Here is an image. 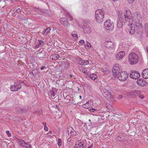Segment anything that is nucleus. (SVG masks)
<instances>
[{"label":"nucleus","mask_w":148,"mask_h":148,"mask_svg":"<svg viewBox=\"0 0 148 148\" xmlns=\"http://www.w3.org/2000/svg\"><path fill=\"white\" fill-rule=\"evenodd\" d=\"M139 60L138 55L135 53H131L129 56L128 61L131 65H134L138 63Z\"/></svg>","instance_id":"1"},{"label":"nucleus","mask_w":148,"mask_h":148,"mask_svg":"<svg viewBox=\"0 0 148 148\" xmlns=\"http://www.w3.org/2000/svg\"><path fill=\"white\" fill-rule=\"evenodd\" d=\"M95 19L97 22L101 23L102 22L104 18L103 13L101 9L97 10L95 12Z\"/></svg>","instance_id":"2"},{"label":"nucleus","mask_w":148,"mask_h":148,"mask_svg":"<svg viewBox=\"0 0 148 148\" xmlns=\"http://www.w3.org/2000/svg\"><path fill=\"white\" fill-rule=\"evenodd\" d=\"M125 20L126 22H129L131 25L134 20L132 15L129 10H126L124 13Z\"/></svg>","instance_id":"3"},{"label":"nucleus","mask_w":148,"mask_h":148,"mask_svg":"<svg viewBox=\"0 0 148 148\" xmlns=\"http://www.w3.org/2000/svg\"><path fill=\"white\" fill-rule=\"evenodd\" d=\"M113 23L110 19L106 20L104 23V27L108 31H112L114 29Z\"/></svg>","instance_id":"4"},{"label":"nucleus","mask_w":148,"mask_h":148,"mask_svg":"<svg viewBox=\"0 0 148 148\" xmlns=\"http://www.w3.org/2000/svg\"><path fill=\"white\" fill-rule=\"evenodd\" d=\"M128 76V74L126 72L121 71L119 73V74L115 75V77L118 78L119 80L123 81L126 80Z\"/></svg>","instance_id":"5"},{"label":"nucleus","mask_w":148,"mask_h":148,"mask_svg":"<svg viewBox=\"0 0 148 148\" xmlns=\"http://www.w3.org/2000/svg\"><path fill=\"white\" fill-rule=\"evenodd\" d=\"M122 12L121 11H118V20L117 21V26L118 28H121L123 25V21L122 17L123 16V14Z\"/></svg>","instance_id":"6"},{"label":"nucleus","mask_w":148,"mask_h":148,"mask_svg":"<svg viewBox=\"0 0 148 148\" xmlns=\"http://www.w3.org/2000/svg\"><path fill=\"white\" fill-rule=\"evenodd\" d=\"M122 71L121 70V66L119 64H116L114 65L113 69L112 72L114 76L119 74L120 72H121Z\"/></svg>","instance_id":"7"},{"label":"nucleus","mask_w":148,"mask_h":148,"mask_svg":"<svg viewBox=\"0 0 148 148\" xmlns=\"http://www.w3.org/2000/svg\"><path fill=\"white\" fill-rule=\"evenodd\" d=\"M21 88V84L18 82H15L14 85H11L10 87V90L12 92L17 91Z\"/></svg>","instance_id":"8"},{"label":"nucleus","mask_w":148,"mask_h":148,"mask_svg":"<svg viewBox=\"0 0 148 148\" xmlns=\"http://www.w3.org/2000/svg\"><path fill=\"white\" fill-rule=\"evenodd\" d=\"M131 72L130 75V77L133 79H137L140 77V75L139 73L137 71H134Z\"/></svg>","instance_id":"9"},{"label":"nucleus","mask_w":148,"mask_h":148,"mask_svg":"<svg viewBox=\"0 0 148 148\" xmlns=\"http://www.w3.org/2000/svg\"><path fill=\"white\" fill-rule=\"evenodd\" d=\"M60 23L66 27L69 26L70 23L69 22L68 19L66 18H62L60 19Z\"/></svg>","instance_id":"10"},{"label":"nucleus","mask_w":148,"mask_h":148,"mask_svg":"<svg viewBox=\"0 0 148 148\" xmlns=\"http://www.w3.org/2000/svg\"><path fill=\"white\" fill-rule=\"evenodd\" d=\"M106 48L110 50H114L115 48L114 45L111 41H107L106 42Z\"/></svg>","instance_id":"11"},{"label":"nucleus","mask_w":148,"mask_h":148,"mask_svg":"<svg viewBox=\"0 0 148 148\" xmlns=\"http://www.w3.org/2000/svg\"><path fill=\"white\" fill-rule=\"evenodd\" d=\"M70 133V136H75L77 135V133L71 127H67V133L69 135Z\"/></svg>","instance_id":"12"},{"label":"nucleus","mask_w":148,"mask_h":148,"mask_svg":"<svg viewBox=\"0 0 148 148\" xmlns=\"http://www.w3.org/2000/svg\"><path fill=\"white\" fill-rule=\"evenodd\" d=\"M125 52L124 51H121L116 54V57L117 59H122L125 55Z\"/></svg>","instance_id":"13"},{"label":"nucleus","mask_w":148,"mask_h":148,"mask_svg":"<svg viewBox=\"0 0 148 148\" xmlns=\"http://www.w3.org/2000/svg\"><path fill=\"white\" fill-rule=\"evenodd\" d=\"M47 53L46 52L42 51L38 54V57L40 60H44L46 58L47 56Z\"/></svg>","instance_id":"14"},{"label":"nucleus","mask_w":148,"mask_h":148,"mask_svg":"<svg viewBox=\"0 0 148 148\" xmlns=\"http://www.w3.org/2000/svg\"><path fill=\"white\" fill-rule=\"evenodd\" d=\"M134 21L135 22V25L136 27L139 28H141L142 27V19H134Z\"/></svg>","instance_id":"15"},{"label":"nucleus","mask_w":148,"mask_h":148,"mask_svg":"<svg viewBox=\"0 0 148 148\" xmlns=\"http://www.w3.org/2000/svg\"><path fill=\"white\" fill-rule=\"evenodd\" d=\"M137 83L138 85L141 86H143L146 84L145 80L144 79H140L137 81Z\"/></svg>","instance_id":"16"},{"label":"nucleus","mask_w":148,"mask_h":148,"mask_svg":"<svg viewBox=\"0 0 148 148\" xmlns=\"http://www.w3.org/2000/svg\"><path fill=\"white\" fill-rule=\"evenodd\" d=\"M104 96L108 100L112 101L114 100V98L111 93L109 92L106 94H104Z\"/></svg>","instance_id":"17"},{"label":"nucleus","mask_w":148,"mask_h":148,"mask_svg":"<svg viewBox=\"0 0 148 148\" xmlns=\"http://www.w3.org/2000/svg\"><path fill=\"white\" fill-rule=\"evenodd\" d=\"M141 93V92L139 91L134 90L130 92V95L133 97H136L139 95Z\"/></svg>","instance_id":"18"},{"label":"nucleus","mask_w":148,"mask_h":148,"mask_svg":"<svg viewBox=\"0 0 148 148\" xmlns=\"http://www.w3.org/2000/svg\"><path fill=\"white\" fill-rule=\"evenodd\" d=\"M142 74L144 78L145 79L148 78V69L143 70L142 72Z\"/></svg>","instance_id":"19"},{"label":"nucleus","mask_w":148,"mask_h":148,"mask_svg":"<svg viewBox=\"0 0 148 148\" xmlns=\"http://www.w3.org/2000/svg\"><path fill=\"white\" fill-rule=\"evenodd\" d=\"M34 11L36 12H38L40 14H42L44 15V11H45L46 10H42L40 9H38L37 8H34Z\"/></svg>","instance_id":"20"},{"label":"nucleus","mask_w":148,"mask_h":148,"mask_svg":"<svg viewBox=\"0 0 148 148\" xmlns=\"http://www.w3.org/2000/svg\"><path fill=\"white\" fill-rule=\"evenodd\" d=\"M134 19H142V16L140 15V13L138 12H136L134 14Z\"/></svg>","instance_id":"21"},{"label":"nucleus","mask_w":148,"mask_h":148,"mask_svg":"<svg viewBox=\"0 0 148 148\" xmlns=\"http://www.w3.org/2000/svg\"><path fill=\"white\" fill-rule=\"evenodd\" d=\"M116 139L118 141H119L121 142L124 141L125 139L124 137L121 135L120 134L119 135L117 136Z\"/></svg>","instance_id":"22"},{"label":"nucleus","mask_w":148,"mask_h":148,"mask_svg":"<svg viewBox=\"0 0 148 148\" xmlns=\"http://www.w3.org/2000/svg\"><path fill=\"white\" fill-rule=\"evenodd\" d=\"M100 89L101 93L104 96V94H106L109 92L103 87H101L100 88Z\"/></svg>","instance_id":"23"},{"label":"nucleus","mask_w":148,"mask_h":148,"mask_svg":"<svg viewBox=\"0 0 148 148\" xmlns=\"http://www.w3.org/2000/svg\"><path fill=\"white\" fill-rule=\"evenodd\" d=\"M50 58L52 60H56L59 58V56L58 54H53L50 56Z\"/></svg>","instance_id":"24"},{"label":"nucleus","mask_w":148,"mask_h":148,"mask_svg":"<svg viewBox=\"0 0 148 148\" xmlns=\"http://www.w3.org/2000/svg\"><path fill=\"white\" fill-rule=\"evenodd\" d=\"M79 63L82 65H86L89 64V62L88 60H82L80 61Z\"/></svg>","instance_id":"25"},{"label":"nucleus","mask_w":148,"mask_h":148,"mask_svg":"<svg viewBox=\"0 0 148 148\" xmlns=\"http://www.w3.org/2000/svg\"><path fill=\"white\" fill-rule=\"evenodd\" d=\"M102 71L105 74H107L109 73V70L108 68L104 67L102 68Z\"/></svg>","instance_id":"26"},{"label":"nucleus","mask_w":148,"mask_h":148,"mask_svg":"<svg viewBox=\"0 0 148 148\" xmlns=\"http://www.w3.org/2000/svg\"><path fill=\"white\" fill-rule=\"evenodd\" d=\"M130 30L129 31L130 34V35H132L134 34L135 32V29L134 27H130Z\"/></svg>","instance_id":"27"},{"label":"nucleus","mask_w":148,"mask_h":148,"mask_svg":"<svg viewBox=\"0 0 148 148\" xmlns=\"http://www.w3.org/2000/svg\"><path fill=\"white\" fill-rule=\"evenodd\" d=\"M90 78L92 80H95L96 78H97V75L94 74H92L90 75Z\"/></svg>","instance_id":"28"},{"label":"nucleus","mask_w":148,"mask_h":148,"mask_svg":"<svg viewBox=\"0 0 148 148\" xmlns=\"http://www.w3.org/2000/svg\"><path fill=\"white\" fill-rule=\"evenodd\" d=\"M19 143L23 147H25V143L24 141L22 140H20L19 141Z\"/></svg>","instance_id":"29"},{"label":"nucleus","mask_w":148,"mask_h":148,"mask_svg":"<svg viewBox=\"0 0 148 148\" xmlns=\"http://www.w3.org/2000/svg\"><path fill=\"white\" fill-rule=\"evenodd\" d=\"M50 93L52 98L53 99H54L55 96V94L53 90H51Z\"/></svg>","instance_id":"30"},{"label":"nucleus","mask_w":148,"mask_h":148,"mask_svg":"<svg viewBox=\"0 0 148 148\" xmlns=\"http://www.w3.org/2000/svg\"><path fill=\"white\" fill-rule=\"evenodd\" d=\"M78 145L79 146L80 148H85V146L82 144V142H80L78 144Z\"/></svg>","instance_id":"31"},{"label":"nucleus","mask_w":148,"mask_h":148,"mask_svg":"<svg viewBox=\"0 0 148 148\" xmlns=\"http://www.w3.org/2000/svg\"><path fill=\"white\" fill-rule=\"evenodd\" d=\"M85 46L86 49H88L90 48L91 45L90 44L89 42H88L85 45Z\"/></svg>","instance_id":"32"},{"label":"nucleus","mask_w":148,"mask_h":148,"mask_svg":"<svg viewBox=\"0 0 148 148\" xmlns=\"http://www.w3.org/2000/svg\"><path fill=\"white\" fill-rule=\"evenodd\" d=\"M79 69L81 72H82L84 73H86L87 72V70H84V69L83 68H79Z\"/></svg>","instance_id":"33"},{"label":"nucleus","mask_w":148,"mask_h":148,"mask_svg":"<svg viewBox=\"0 0 148 148\" xmlns=\"http://www.w3.org/2000/svg\"><path fill=\"white\" fill-rule=\"evenodd\" d=\"M51 30V29L50 28H48L46 29L45 31L44 34H47V33L50 32Z\"/></svg>","instance_id":"34"},{"label":"nucleus","mask_w":148,"mask_h":148,"mask_svg":"<svg viewBox=\"0 0 148 148\" xmlns=\"http://www.w3.org/2000/svg\"><path fill=\"white\" fill-rule=\"evenodd\" d=\"M31 147V145L30 144L25 143L24 147L26 148H30Z\"/></svg>","instance_id":"35"},{"label":"nucleus","mask_w":148,"mask_h":148,"mask_svg":"<svg viewBox=\"0 0 148 148\" xmlns=\"http://www.w3.org/2000/svg\"><path fill=\"white\" fill-rule=\"evenodd\" d=\"M62 141L61 139L60 138L58 139V145L59 146H60L62 145Z\"/></svg>","instance_id":"36"},{"label":"nucleus","mask_w":148,"mask_h":148,"mask_svg":"<svg viewBox=\"0 0 148 148\" xmlns=\"http://www.w3.org/2000/svg\"><path fill=\"white\" fill-rule=\"evenodd\" d=\"M145 28L147 32H148V24H146L145 25Z\"/></svg>","instance_id":"37"},{"label":"nucleus","mask_w":148,"mask_h":148,"mask_svg":"<svg viewBox=\"0 0 148 148\" xmlns=\"http://www.w3.org/2000/svg\"><path fill=\"white\" fill-rule=\"evenodd\" d=\"M5 132H6V134H7L8 135V136L9 137H10L11 136V134L10 133L9 131L7 130V131H6Z\"/></svg>","instance_id":"38"},{"label":"nucleus","mask_w":148,"mask_h":148,"mask_svg":"<svg viewBox=\"0 0 148 148\" xmlns=\"http://www.w3.org/2000/svg\"><path fill=\"white\" fill-rule=\"evenodd\" d=\"M70 96L69 95H67L66 96V97H64V98H65V99H66V100H68L69 99V98H70L71 97H70Z\"/></svg>","instance_id":"39"},{"label":"nucleus","mask_w":148,"mask_h":148,"mask_svg":"<svg viewBox=\"0 0 148 148\" xmlns=\"http://www.w3.org/2000/svg\"><path fill=\"white\" fill-rule=\"evenodd\" d=\"M128 2L130 3H132L135 0H127Z\"/></svg>","instance_id":"40"},{"label":"nucleus","mask_w":148,"mask_h":148,"mask_svg":"<svg viewBox=\"0 0 148 148\" xmlns=\"http://www.w3.org/2000/svg\"><path fill=\"white\" fill-rule=\"evenodd\" d=\"M21 110H22V112H21L22 113L25 112L27 110V109H21Z\"/></svg>","instance_id":"41"},{"label":"nucleus","mask_w":148,"mask_h":148,"mask_svg":"<svg viewBox=\"0 0 148 148\" xmlns=\"http://www.w3.org/2000/svg\"><path fill=\"white\" fill-rule=\"evenodd\" d=\"M72 36L73 37L75 38H78V36L76 34H73Z\"/></svg>","instance_id":"42"},{"label":"nucleus","mask_w":148,"mask_h":148,"mask_svg":"<svg viewBox=\"0 0 148 148\" xmlns=\"http://www.w3.org/2000/svg\"><path fill=\"white\" fill-rule=\"evenodd\" d=\"M71 100H72L73 101V99H69V100L68 99V100H66V101H65V102L66 103H69V102L70 101H71Z\"/></svg>","instance_id":"43"},{"label":"nucleus","mask_w":148,"mask_h":148,"mask_svg":"<svg viewBox=\"0 0 148 148\" xmlns=\"http://www.w3.org/2000/svg\"><path fill=\"white\" fill-rule=\"evenodd\" d=\"M96 110L95 109L93 108H92L89 110L91 112H94Z\"/></svg>","instance_id":"44"},{"label":"nucleus","mask_w":148,"mask_h":148,"mask_svg":"<svg viewBox=\"0 0 148 148\" xmlns=\"http://www.w3.org/2000/svg\"><path fill=\"white\" fill-rule=\"evenodd\" d=\"M21 11V9L20 8H18L16 10V12L17 13H19Z\"/></svg>","instance_id":"45"},{"label":"nucleus","mask_w":148,"mask_h":148,"mask_svg":"<svg viewBox=\"0 0 148 148\" xmlns=\"http://www.w3.org/2000/svg\"><path fill=\"white\" fill-rule=\"evenodd\" d=\"M39 41V45H40L43 44V41L42 40Z\"/></svg>","instance_id":"46"},{"label":"nucleus","mask_w":148,"mask_h":148,"mask_svg":"<svg viewBox=\"0 0 148 148\" xmlns=\"http://www.w3.org/2000/svg\"><path fill=\"white\" fill-rule=\"evenodd\" d=\"M44 129L46 131H48L49 129L48 127L46 126L44 127Z\"/></svg>","instance_id":"47"},{"label":"nucleus","mask_w":148,"mask_h":148,"mask_svg":"<svg viewBox=\"0 0 148 148\" xmlns=\"http://www.w3.org/2000/svg\"><path fill=\"white\" fill-rule=\"evenodd\" d=\"M53 132H52L51 130H50L49 132L47 134L48 135L49 134H51L52 135L53 134Z\"/></svg>","instance_id":"48"},{"label":"nucleus","mask_w":148,"mask_h":148,"mask_svg":"<svg viewBox=\"0 0 148 148\" xmlns=\"http://www.w3.org/2000/svg\"><path fill=\"white\" fill-rule=\"evenodd\" d=\"M79 42L83 44L84 43V41L83 40H81L79 41Z\"/></svg>","instance_id":"49"},{"label":"nucleus","mask_w":148,"mask_h":148,"mask_svg":"<svg viewBox=\"0 0 148 148\" xmlns=\"http://www.w3.org/2000/svg\"><path fill=\"white\" fill-rule=\"evenodd\" d=\"M139 96V97L141 98V99H143L144 98V96L143 95H140Z\"/></svg>","instance_id":"50"},{"label":"nucleus","mask_w":148,"mask_h":148,"mask_svg":"<svg viewBox=\"0 0 148 148\" xmlns=\"http://www.w3.org/2000/svg\"><path fill=\"white\" fill-rule=\"evenodd\" d=\"M69 16L71 18L70 20L72 21V20H73V18H72V16L70 15L69 14Z\"/></svg>","instance_id":"51"},{"label":"nucleus","mask_w":148,"mask_h":148,"mask_svg":"<svg viewBox=\"0 0 148 148\" xmlns=\"http://www.w3.org/2000/svg\"><path fill=\"white\" fill-rule=\"evenodd\" d=\"M46 69V67L45 66H43V67H42L41 68V70H43L44 69Z\"/></svg>","instance_id":"52"},{"label":"nucleus","mask_w":148,"mask_h":148,"mask_svg":"<svg viewBox=\"0 0 148 148\" xmlns=\"http://www.w3.org/2000/svg\"><path fill=\"white\" fill-rule=\"evenodd\" d=\"M42 124L44 126H46V123L45 122H43Z\"/></svg>","instance_id":"53"},{"label":"nucleus","mask_w":148,"mask_h":148,"mask_svg":"<svg viewBox=\"0 0 148 148\" xmlns=\"http://www.w3.org/2000/svg\"><path fill=\"white\" fill-rule=\"evenodd\" d=\"M93 145L92 144L90 145L87 148H92Z\"/></svg>","instance_id":"54"},{"label":"nucleus","mask_w":148,"mask_h":148,"mask_svg":"<svg viewBox=\"0 0 148 148\" xmlns=\"http://www.w3.org/2000/svg\"><path fill=\"white\" fill-rule=\"evenodd\" d=\"M123 97V96L122 95H120L119 96V99H121Z\"/></svg>","instance_id":"55"},{"label":"nucleus","mask_w":148,"mask_h":148,"mask_svg":"<svg viewBox=\"0 0 148 148\" xmlns=\"http://www.w3.org/2000/svg\"><path fill=\"white\" fill-rule=\"evenodd\" d=\"M39 45H36V48H38L39 47Z\"/></svg>","instance_id":"56"},{"label":"nucleus","mask_w":148,"mask_h":148,"mask_svg":"<svg viewBox=\"0 0 148 148\" xmlns=\"http://www.w3.org/2000/svg\"><path fill=\"white\" fill-rule=\"evenodd\" d=\"M54 133H53V134H52V135H51V134L50 135V134H49L48 135V136H54Z\"/></svg>","instance_id":"57"},{"label":"nucleus","mask_w":148,"mask_h":148,"mask_svg":"<svg viewBox=\"0 0 148 148\" xmlns=\"http://www.w3.org/2000/svg\"><path fill=\"white\" fill-rule=\"evenodd\" d=\"M79 98H80V99H82V97H81V96H80H80H79Z\"/></svg>","instance_id":"58"},{"label":"nucleus","mask_w":148,"mask_h":148,"mask_svg":"<svg viewBox=\"0 0 148 148\" xmlns=\"http://www.w3.org/2000/svg\"><path fill=\"white\" fill-rule=\"evenodd\" d=\"M70 76L71 77H72V75H70Z\"/></svg>","instance_id":"59"},{"label":"nucleus","mask_w":148,"mask_h":148,"mask_svg":"<svg viewBox=\"0 0 148 148\" xmlns=\"http://www.w3.org/2000/svg\"><path fill=\"white\" fill-rule=\"evenodd\" d=\"M74 148H77V147H75Z\"/></svg>","instance_id":"60"},{"label":"nucleus","mask_w":148,"mask_h":148,"mask_svg":"<svg viewBox=\"0 0 148 148\" xmlns=\"http://www.w3.org/2000/svg\"><path fill=\"white\" fill-rule=\"evenodd\" d=\"M89 121H91V120H90V119H89Z\"/></svg>","instance_id":"61"},{"label":"nucleus","mask_w":148,"mask_h":148,"mask_svg":"<svg viewBox=\"0 0 148 148\" xmlns=\"http://www.w3.org/2000/svg\"><path fill=\"white\" fill-rule=\"evenodd\" d=\"M84 108H88V107H84Z\"/></svg>","instance_id":"62"},{"label":"nucleus","mask_w":148,"mask_h":148,"mask_svg":"<svg viewBox=\"0 0 148 148\" xmlns=\"http://www.w3.org/2000/svg\"><path fill=\"white\" fill-rule=\"evenodd\" d=\"M58 82V81H57V82H56V83H57Z\"/></svg>","instance_id":"63"}]
</instances>
